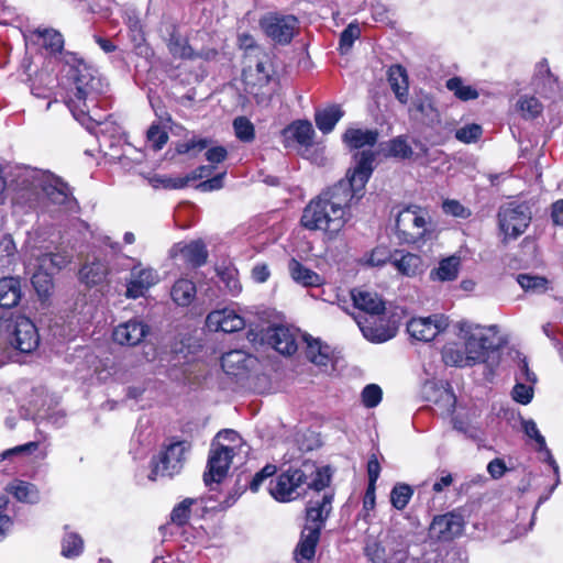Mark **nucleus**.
Listing matches in <instances>:
<instances>
[{"label": "nucleus", "instance_id": "f257e3e1", "mask_svg": "<svg viewBox=\"0 0 563 563\" xmlns=\"http://www.w3.org/2000/svg\"><path fill=\"white\" fill-rule=\"evenodd\" d=\"M355 166L345 178L321 191L303 209L300 223L309 231H323L331 239L344 228L350 218L353 199L358 200L374 170L375 154L361 151L354 155Z\"/></svg>", "mask_w": 563, "mask_h": 563}, {"label": "nucleus", "instance_id": "f03ea898", "mask_svg": "<svg viewBox=\"0 0 563 563\" xmlns=\"http://www.w3.org/2000/svg\"><path fill=\"white\" fill-rule=\"evenodd\" d=\"M33 34L42 40V46L52 55H59L68 66L67 106L76 115L85 114L88 101L106 91L107 85L98 70L71 52H64V37L54 29H36Z\"/></svg>", "mask_w": 563, "mask_h": 563}, {"label": "nucleus", "instance_id": "7ed1b4c3", "mask_svg": "<svg viewBox=\"0 0 563 563\" xmlns=\"http://www.w3.org/2000/svg\"><path fill=\"white\" fill-rule=\"evenodd\" d=\"M12 186L14 203L30 209L38 207L43 197L55 205H64L70 195L68 185L62 178L31 167H16Z\"/></svg>", "mask_w": 563, "mask_h": 563}, {"label": "nucleus", "instance_id": "20e7f679", "mask_svg": "<svg viewBox=\"0 0 563 563\" xmlns=\"http://www.w3.org/2000/svg\"><path fill=\"white\" fill-rule=\"evenodd\" d=\"M331 475L329 467L318 468L312 463H303L300 467H288L275 479L269 482V494L279 503H288L301 496L302 485L320 492L329 486Z\"/></svg>", "mask_w": 563, "mask_h": 563}, {"label": "nucleus", "instance_id": "39448f33", "mask_svg": "<svg viewBox=\"0 0 563 563\" xmlns=\"http://www.w3.org/2000/svg\"><path fill=\"white\" fill-rule=\"evenodd\" d=\"M333 494L324 493L322 496L311 499L306 508V525L301 531L300 540L295 554L296 560L311 561L316 554V548L320 540L321 530L332 510Z\"/></svg>", "mask_w": 563, "mask_h": 563}, {"label": "nucleus", "instance_id": "423d86ee", "mask_svg": "<svg viewBox=\"0 0 563 563\" xmlns=\"http://www.w3.org/2000/svg\"><path fill=\"white\" fill-rule=\"evenodd\" d=\"M430 218L426 210L416 205L402 208L396 217L395 234L401 244L424 243L431 238Z\"/></svg>", "mask_w": 563, "mask_h": 563}, {"label": "nucleus", "instance_id": "0eeeda50", "mask_svg": "<svg viewBox=\"0 0 563 563\" xmlns=\"http://www.w3.org/2000/svg\"><path fill=\"white\" fill-rule=\"evenodd\" d=\"M0 335H4L10 345L21 353H31L40 344L35 324L20 314H10L0 322Z\"/></svg>", "mask_w": 563, "mask_h": 563}, {"label": "nucleus", "instance_id": "6e6552de", "mask_svg": "<svg viewBox=\"0 0 563 563\" xmlns=\"http://www.w3.org/2000/svg\"><path fill=\"white\" fill-rule=\"evenodd\" d=\"M364 554L372 563H406L408 549L400 536L387 533L379 538H368Z\"/></svg>", "mask_w": 563, "mask_h": 563}, {"label": "nucleus", "instance_id": "1a4fd4ad", "mask_svg": "<svg viewBox=\"0 0 563 563\" xmlns=\"http://www.w3.org/2000/svg\"><path fill=\"white\" fill-rule=\"evenodd\" d=\"M275 69L269 56L264 55L257 59L254 67L243 70V82L245 91L253 96L258 104L271 99L273 89L271 82L274 80Z\"/></svg>", "mask_w": 563, "mask_h": 563}, {"label": "nucleus", "instance_id": "9d476101", "mask_svg": "<svg viewBox=\"0 0 563 563\" xmlns=\"http://www.w3.org/2000/svg\"><path fill=\"white\" fill-rule=\"evenodd\" d=\"M460 332L464 333V350L471 365L482 363L488 351H496L501 346V339L497 335V325H490L486 332L472 333V325L460 322Z\"/></svg>", "mask_w": 563, "mask_h": 563}, {"label": "nucleus", "instance_id": "9b49d317", "mask_svg": "<svg viewBox=\"0 0 563 563\" xmlns=\"http://www.w3.org/2000/svg\"><path fill=\"white\" fill-rule=\"evenodd\" d=\"M187 441H175L165 446L157 457L152 459L151 479L157 476L173 477L180 473L185 463V453L189 451Z\"/></svg>", "mask_w": 563, "mask_h": 563}, {"label": "nucleus", "instance_id": "f8f14e48", "mask_svg": "<svg viewBox=\"0 0 563 563\" xmlns=\"http://www.w3.org/2000/svg\"><path fill=\"white\" fill-rule=\"evenodd\" d=\"M530 221L531 210L525 202H510L499 208L498 224L506 235L518 238L526 231Z\"/></svg>", "mask_w": 563, "mask_h": 563}, {"label": "nucleus", "instance_id": "ddd939ff", "mask_svg": "<svg viewBox=\"0 0 563 563\" xmlns=\"http://www.w3.org/2000/svg\"><path fill=\"white\" fill-rule=\"evenodd\" d=\"M234 455L233 446L223 445L216 441L211 443L207 471L203 473V482L207 486L212 483L219 484L224 479Z\"/></svg>", "mask_w": 563, "mask_h": 563}, {"label": "nucleus", "instance_id": "4468645a", "mask_svg": "<svg viewBox=\"0 0 563 563\" xmlns=\"http://www.w3.org/2000/svg\"><path fill=\"white\" fill-rule=\"evenodd\" d=\"M260 24L269 38L282 45L290 43L298 29L295 15L269 14L264 16Z\"/></svg>", "mask_w": 563, "mask_h": 563}, {"label": "nucleus", "instance_id": "2eb2a0df", "mask_svg": "<svg viewBox=\"0 0 563 563\" xmlns=\"http://www.w3.org/2000/svg\"><path fill=\"white\" fill-rule=\"evenodd\" d=\"M448 327L449 318L437 313L410 319L407 323V332L418 341L430 342L439 333L445 331Z\"/></svg>", "mask_w": 563, "mask_h": 563}, {"label": "nucleus", "instance_id": "dca6fc26", "mask_svg": "<svg viewBox=\"0 0 563 563\" xmlns=\"http://www.w3.org/2000/svg\"><path fill=\"white\" fill-rule=\"evenodd\" d=\"M159 280L158 274L151 267H142L135 265L131 269V278L126 286V297L136 299L144 296V294Z\"/></svg>", "mask_w": 563, "mask_h": 563}, {"label": "nucleus", "instance_id": "f3484780", "mask_svg": "<svg viewBox=\"0 0 563 563\" xmlns=\"http://www.w3.org/2000/svg\"><path fill=\"white\" fill-rule=\"evenodd\" d=\"M463 529L461 516L445 514L433 518L430 525V534L439 541H449L460 536Z\"/></svg>", "mask_w": 563, "mask_h": 563}, {"label": "nucleus", "instance_id": "a211bd4d", "mask_svg": "<svg viewBox=\"0 0 563 563\" xmlns=\"http://www.w3.org/2000/svg\"><path fill=\"white\" fill-rule=\"evenodd\" d=\"M206 325L211 331L232 333L244 328V319L235 311L224 308L211 311L206 319Z\"/></svg>", "mask_w": 563, "mask_h": 563}, {"label": "nucleus", "instance_id": "6ab92c4d", "mask_svg": "<svg viewBox=\"0 0 563 563\" xmlns=\"http://www.w3.org/2000/svg\"><path fill=\"white\" fill-rule=\"evenodd\" d=\"M262 340L283 355H292L298 349L296 335L283 325L268 328Z\"/></svg>", "mask_w": 563, "mask_h": 563}, {"label": "nucleus", "instance_id": "aec40b11", "mask_svg": "<svg viewBox=\"0 0 563 563\" xmlns=\"http://www.w3.org/2000/svg\"><path fill=\"white\" fill-rule=\"evenodd\" d=\"M148 333V327L141 320L132 319L114 328L112 338L120 345H137Z\"/></svg>", "mask_w": 563, "mask_h": 563}, {"label": "nucleus", "instance_id": "412c9836", "mask_svg": "<svg viewBox=\"0 0 563 563\" xmlns=\"http://www.w3.org/2000/svg\"><path fill=\"white\" fill-rule=\"evenodd\" d=\"M390 264L404 276L415 277L424 271V263L421 256L396 250L391 257Z\"/></svg>", "mask_w": 563, "mask_h": 563}, {"label": "nucleus", "instance_id": "4be33fe9", "mask_svg": "<svg viewBox=\"0 0 563 563\" xmlns=\"http://www.w3.org/2000/svg\"><path fill=\"white\" fill-rule=\"evenodd\" d=\"M351 296L354 307L372 317L385 312V302L376 292L364 289H353Z\"/></svg>", "mask_w": 563, "mask_h": 563}, {"label": "nucleus", "instance_id": "5701e85b", "mask_svg": "<svg viewBox=\"0 0 563 563\" xmlns=\"http://www.w3.org/2000/svg\"><path fill=\"white\" fill-rule=\"evenodd\" d=\"M410 111L419 113L422 123L428 126H434L441 122L440 112L432 97L428 93L417 95L412 99Z\"/></svg>", "mask_w": 563, "mask_h": 563}, {"label": "nucleus", "instance_id": "b1692460", "mask_svg": "<svg viewBox=\"0 0 563 563\" xmlns=\"http://www.w3.org/2000/svg\"><path fill=\"white\" fill-rule=\"evenodd\" d=\"M167 37L165 38L168 52L174 58L192 60L195 56L194 48L189 45L188 40L183 37L177 25L170 24L166 29Z\"/></svg>", "mask_w": 563, "mask_h": 563}, {"label": "nucleus", "instance_id": "393cba45", "mask_svg": "<svg viewBox=\"0 0 563 563\" xmlns=\"http://www.w3.org/2000/svg\"><path fill=\"white\" fill-rule=\"evenodd\" d=\"M283 135L308 148L313 145L316 132L310 121L297 120L283 130Z\"/></svg>", "mask_w": 563, "mask_h": 563}, {"label": "nucleus", "instance_id": "a878e982", "mask_svg": "<svg viewBox=\"0 0 563 563\" xmlns=\"http://www.w3.org/2000/svg\"><path fill=\"white\" fill-rule=\"evenodd\" d=\"M22 298L21 279L19 277L0 278V307H16Z\"/></svg>", "mask_w": 563, "mask_h": 563}, {"label": "nucleus", "instance_id": "bb28decb", "mask_svg": "<svg viewBox=\"0 0 563 563\" xmlns=\"http://www.w3.org/2000/svg\"><path fill=\"white\" fill-rule=\"evenodd\" d=\"M388 82L397 100L406 104L408 102V75L401 65H393L388 69Z\"/></svg>", "mask_w": 563, "mask_h": 563}, {"label": "nucleus", "instance_id": "cd10ccee", "mask_svg": "<svg viewBox=\"0 0 563 563\" xmlns=\"http://www.w3.org/2000/svg\"><path fill=\"white\" fill-rule=\"evenodd\" d=\"M522 429L527 437L533 439L538 444V451L544 453V461L549 463V465L553 468L554 474L559 477V465L555 462L551 451L547 446V442L544 437L540 433L537 423L532 419L522 421ZM559 484V478H556L555 485Z\"/></svg>", "mask_w": 563, "mask_h": 563}, {"label": "nucleus", "instance_id": "c85d7f7f", "mask_svg": "<svg viewBox=\"0 0 563 563\" xmlns=\"http://www.w3.org/2000/svg\"><path fill=\"white\" fill-rule=\"evenodd\" d=\"M71 254L65 250L43 253L37 257V267L54 275L71 262Z\"/></svg>", "mask_w": 563, "mask_h": 563}, {"label": "nucleus", "instance_id": "c756f323", "mask_svg": "<svg viewBox=\"0 0 563 563\" xmlns=\"http://www.w3.org/2000/svg\"><path fill=\"white\" fill-rule=\"evenodd\" d=\"M288 269L291 278L305 287H318L323 284V277L318 273L302 265L295 258H291L288 264Z\"/></svg>", "mask_w": 563, "mask_h": 563}, {"label": "nucleus", "instance_id": "7c9ffc66", "mask_svg": "<svg viewBox=\"0 0 563 563\" xmlns=\"http://www.w3.org/2000/svg\"><path fill=\"white\" fill-rule=\"evenodd\" d=\"M108 274V266L100 260L86 263L79 269V279L88 287L101 284Z\"/></svg>", "mask_w": 563, "mask_h": 563}, {"label": "nucleus", "instance_id": "2f4dec72", "mask_svg": "<svg viewBox=\"0 0 563 563\" xmlns=\"http://www.w3.org/2000/svg\"><path fill=\"white\" fill-rule=\"evenodd\" d=\"M343 142L351 148H362L364 146H373L378 140L376 130L347 129L343 136Z\"/></svg>", "mask_w": 563, "mask_h": 563}, {"label": "nucleus", "instance_id": "473e14b6", "mask_svg": "<svg viewBox=\"0 0 563 563\" xmlns=\"http://www.w3.org/2000/svg\"><path fill=\"white\" fill-rule=\"evenodd\" d=\"M460 266H461L460 256L452 255V256L445 257L439 262V265L437 268H434L430 272V279L439 280V282L455 280L459 276Z\"/></svg>", "mask_w": 563, "mask_h": 563}, {"label": "nucleus", "instance_id": "72a5a7b5", "mask_svg": "<svg viewBox=\"0 0 563 563\" xmlns=\"http://www.w3.org/2000/svg\"><path fill=\"white\" fill-rule=\"evenodd\" d=\"M343 114L344 111L338 104L317 110L314 113L316 125L322 133H330Z\"/></svg>", "mask_w": 563, "mask_h": 563}, {"label": "nucleus", "instance_id": "f704fd0d", "mask_svg": "<svg viewBox=\"0 0 563 563\" xmlns=\"http://www.w3.org/2000/svg\"><path fill=\"white\" fill-rule=\"evenodd\" d=\"M179 251L184 260L192 267H200L207 262L208 251L205 243L200 240L184 244Z\"/></svg>", "mask_w": 563, "mask_h": 563}, {"label": "nucleus", "instance_id": "c9c22d12", "mask_svg": "<svg viewBox=\"0 0 563 563\" xmlns=\"http://www.w3.org/2000/svg\"><path fill=\"white\" fill-rule=\"evenodd\" d=\"M305 341L307 358L318 366H327L330 362V346L322 344L319 339L305 336Z\"/></svg>", "mask_w": 563, "mask_h": 563}, {"label": "nucleus", "instance_id": "e433bc0d", "mask_svg": "<svg viewBox=\"0 0 563 563\" xmlns=\"http://www.w3.org/2000/svg\"><path fill=\"white\" fill-rule=\"evenodd\" d=\"M196 285L191 280L180 278L173 285L170 296L178 306L187 307L196 297Z\"/></svg>", "mask_w": 563, "mask_h": 563}, {"label": "nucleus", "instance_id": "4c0bfd02", "mask_svg": "<svg viewBox=\"0 0 563 563\" xmlns=\"http://www.w3.org/2000/svg\"><path fill=\"white\" fill-rule=\"evenodd\" d=\"M55 84V77L48 73L41 71L32 79L31 92L37 98L47 99L49 98Z\"/></svg>", "mask_w": 563, "mask_h": 563}, {"label": "nucleus", "instance_id": "58836bf2", "mask_svg": "<svg viewBox=\"0 0 563 563\" xmlns=\"http://www.w3.org/2000/svg\"><path fill=\"white\" fill-rule=\"evenodd\" d=\"M442 360L446 365L466 367L472 366L464 347L455 343L446 344L442 350Z\"/></svg>", "mask_w": 563, "mask_h": 563}, {"label": "nucleus", "instance_id": "ea45409f", "mask_svg": "<svg viewBox=\"0 0 563 563\" xmlns=\"http://www.w3.org/2000/svg\"><path fill=\"white\" fill-rule=\"evenodd\" d=\"M517 282L526 292L542 294L548 289V279L538 275L519 274Z\"/></svg>", "mask_w": 563, "mask_h": 563}, {"label": "nucleus", "instance_id": "a19ab883", "mask_svg": "<svg viewBox=\"0 0 563 563\" xmlns=\"http://www.w3.org/2000/svg\"><path fill=\"white\" fill-rule=\"evenodd\" d=\"M84 540L76 532H67L62 540V555L73 559L81 554Z\"/></svg>", "mask_w": 563, "mask_h": 563}, {"label": "nucleus", "instance_id": "79ce46f5", "mask_svg": "<svg viewBox=\"0 0 563 563\" xmlns=\"http://www.w3.org/2000/svg\"><path fill=\"white\" fill-rule=\"evenodd\" d=\"M388 156L408 159L411 158L413 151L408 143L407 135H398L391 140H389L387 144Z\"/></svg>", "mask_w": 563, "mask_h": 563}, {"label": "nucleus", "instance_id": "37998d69", "mask_svg": "<svg viewBox=\"0 0 563 563\" xmlns=\"http://www.w3.org/2000/svg\"><path fill=\"white\" fill-rule=\"evenodd\" d=\"M412 495L413 489L410 485L398 483L390 492V503L397 510H402L407 507Z\"/></svg>", "mask_w": 563, "mask_h": 563}, {"label": "nucleus", "instance_id": "c03bdc74", "mask_svg": "<svg viewBox=\"0 0 563 563\" xmlns=\"http://www.w3.org/2000/svg\"><path fill=\"white\" fill-rule=\"evenodd\" d=\"M446 88L463 101L474 100L478 97V91L472 86L464 85L460 77L450 78L446 81Z\"/></svg>", "mask_w": 563, "mask_h": 563}, {"label": "nucleus", "instance_id": "a18cd8bd", "mask_svg": "<svg viewBox=\"0 0 563 563\" xmlns=\"http://www.w3.org/2000/svg\"><path fill=\"white\" fill-rule=\"evenodd\" d=\"M93 134H96L100 141L103 140L107 142L109 140L110 146H112L111 139L120 136L122 134V128L109 117L104 121L96 124Z\"/></svg>", "mask_w": 563, "mask_h": 563}, {"label": "nucleus", "instance_id": "49530a36", "mask_svg": "<svg viewBox=\"0 0 563 563\" xmlns=\"http://www.w3.org/2000/svg\"><path fill=\"white\" fill-rule=\"evenodd\" d=\"M220 282L232 296L240 294L242 286L238 278V271L232 266H227L218 271Z\"/></svg>", "mask_w": 563, "mask_h": 563}, {"label": "nucleus", "instance_id": "de8ad7c7", "mask_svg": "<svg viewBox=\"0 0 563 563\" xmlns=\"http://www.w3.org/2000/svg\"><path fill=\"white\" fill-rule=\"evenodd\" d=\"M194 503L195 500L192 498H185L177 504L170 512V521L178 527L185 526L189 521Z\"/></svg>", "mask_w": 563, "mask_h": 563}, {"label": "nucleus", "instance_id": "09e8293b", "mask_svg": "<svg viewBox=\"0 0 563 563\" xmlns=\"http://www.w3.org/2000/svg\"><path fill=\"white\" fill-rule=\"evenodd\" d=\"M12 494L19 501L34 504L38 500V492L31 483L19 482L12 487Z\"/></svg>", "mask_w": 563, "mask_h": 563}, {"label": "nucleus", "instance_id": "8fccbe9b", "mask_svg": "<svg viewBox=\"0 0 563 563\" xmlns=\"http://www.w3.org/2000/svg\"><path fill=\"white\" fill-rule=\"evenodd\" d=\"M49 273L37 267L32 276V285L40 297H46L53 286V279Z\"/></svg>", "mask_w": 563, "mask_h": 563}, {"label": "nucleus", "instance_id": "3c124183", "mask_svg": "<svg viewBox=\"0 0 563 563\" xmlns=\"http://www.w3.org/2000/svg\"><path fill=\"white\" fill-rule=\"evenodd\" d=\"M235 136L242 142H251L255 137L253 123L246 117H238L233 121Z\"/></svg>", "mask_w": 563, "mask_h": 563}, {"label": "nucleus", "instance_id": "603ef678", "mask_svg": "<svg viewBox=\"0 0 563 563\" xmlns=\"http://www.w3.org/2000/svg\"><path fill=\"white\" fill-rule=\"evenodd\" d=\"M361 35V30L357 24L350 23L341 33L339 42V51L341 54H346L353 46L356 38Z\"/></svg>", "mask_w": 563, "mask_h": 563}, {"label": "nucleus", "instance_id": "864d4df0", "mask_svg": "<svg viewBox=\"0 0 563 563\" xmlns=\"http://www.w3.org/2000/svg\"><path fill=\"white\" fill-rule=\"evenodd\" d=\"M244 361V354L241 351H230L222 355L221 366L227 374L235 375L234 365H238V368L243 367Z\"/></svg>", "mask_w": 563, "mask_h": 563}, {"label": "nucleus", "instance_id": "5fc2aeb1", "mask_svg": "<svg viewBox=\"0 0 563 563\" xmlns=\"http://www.w3.org/2000/svg\"><path fill=\"white\" fill-rule=\"evenodd\" d=\"M383 397L382 388L376 384L366 385L362 391V402L366 408H375Z\"/></svg>", "mask_w": 563, "mask_h": 563}, {"label": "nucleus", "instance_id": "6e6d98bb", "mask_svg": "<svg viewBox=\"0 0 563 563\" xmlns=\"http://www.w3.org/2000/svg\"><path fill=\"white\" fill-rule=\"evenodd\" d=\"M482 133V126L476 123H472L456 130L455 137L460 142L468 144L477 141L481 137Z\"/></svg>", "mask_w": 563, "mask_h": 563}, {"label": "nucleus", "instance_id": "4d7b16f0", "mask_svg": "<svg viewBox=\"0 0 563 563\" xmlns=\"http://www.w3.org/2000/svg\"><path fill=\"white\" fill-rule=\"evenodd\" d=\"M147 140L155 151L162 150L168 141V134L158 124H152L147 130Z\"/></svg>", "mask_w": 563, "mask_h": 563}, {"label": "nucleus", "instance_id": "13d9d810", "mask_svg": "<svg viewBox=\"0 0 563 563\" xmlns=\"http://www.w3.org/2000/svg\"><path fill=\"white\" fill-rule=\"evenodd\" d=\"M533 397V388L530 385H526L520 380H517L512 389V398L521 405H528Z\"/></svg>", "mask_w": 563, "mask_h": 563}, {"label": "nucleus", "instance_id": "bf43d9fd", "mask_svg": "<svg viewBox=\"0 0 563 563\" xmlns=\"http://www.w3.org/2000/svg\"><path fill=\"white\" fill-rule=\"evenodd\" d=\"M277 471V467L273 464H266L260 472H257L251 483H250V489L252 492H257L260 489V487L262 486V484L264 483V481H266L267 478L272 477L273 475H275Z\"/></svg>", "mask_w": 563, "mask_h": 563}, {"label": "nucleus", "instance_id": "052dcab7", "mask_svg": "<svg viewBox=\"0 0 563 563\" xmlns=\"http://www.w3.org/2000/svg\"><path fill=\"white\" fill-rule=\"evenodd\" d=\"M442 209L444 213L456 218L466 219L471 216V211L457 200H445L442 205Z\"/></svg>", "mask_w": 563, "mask_h": 563}, {"label": "nucleus", "instance_id": "680f3d73", "mask_svg": "<svg viewBox=\"0 0 563 563\" xmlns=\"http://www.w3.org/2000/svg\"><path fill=\"white\" fill-rule=\"evenodd\" d=\"M38 449V442L32 441L15 448L5 450L0 454V462L18 454H32Z\"/></svg>", "mask_w": 563, "mask_h": 563}, {"label": "nucleus", "instance_id": "e2e57ef3", "mask_svg": "<svg viewBox=\"0 0 563 563\" xmlns=\"http://www.w3.org/2000/svg\"><path fill=\"white\" fill-rule=\"evenodd\" d=\"M225 173H220L213 177H210L201 183H199L196 188L201 192H208L221 189L223 187V179Z\"/></svg>", "mask_w": 563, "mask_h": 563}, {"label": "nucleus", "instance_id": "0e129e2a", "mask_svg": "<svg viewBox=\"0 0 563 563\" xmlns=\"http://www.w3.org/2000/svg\"><path fill=\"white\" fill-rule=\"evenodd\" d=\"M520 109L526 112L530 118H536L541 113L542 106L534 97H526L519 101Z\"/></svg>", "mask_w": 563, "mask_h": 563}, {"label": "nucleus", "instance_id": "69168bd1", "mask_svg": "<svg viewBox=\"0 0 563 563\" xmlns=\"http://www.w3.org/2000/svg\"><path fill=\"white\" fill-rule=\"evenodd\" d=\"M155 183L165 189H181L188 186V178L184 177H157Z\"/></svg>", "mask_w": 563, "mask_h": 563}, {"label": "nucleus", "instance_id": "338daca9", "mask_svg": "<svg viewBox=\"0 0 563 563\" xmlns=\"http://www.w3.org/2000/svg\"><path fill=\"white\" fill-rule=\"evenodd\" d=\"M391 255L393 253H390L386 247H376L372 251L368 263L372 266H383L386 263H390Z\"/></svg>", "mask_w": 563, "mask_h": 563}, {"label": "nucleus", "instance_id": "774afa93", "mask_svg": "<svg viewBox=\"0 0 563 563\" xmlns=\"http://www.w3.org/2000/svg\"><path fill=\"white\" fill-rule=\"evenodd\" d=\"M209 141L207 139H200V140H191L188 142H185L180 144L177 148L179 154H186L190 152H201L206 150L209 145Z\"/></svg>", "mask_w": 563, "mask_h": 563}]
</instances>
